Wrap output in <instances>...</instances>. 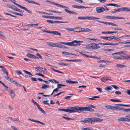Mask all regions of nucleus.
I'll list each match as a JSON object with an SVG mask.
<instances>
[{"label":"nucleus","instance_id":"obj_20","mask_svg":"<svg viewBox=\"0 0 130 130\" xmlns=\"http://www.w3.org/2000/svg\"><path fill=\"white\" fill-rule=\"evenodd\" d=\"M28 120H30L31 121L33 122H36L39 123L42 125H45L44 123H43V122H42L39 121L35 120H34L33 119H31L30 118Z\"/></svg>","mask_w":130,"mask_h":130},{"label":"nucleus","instance_id":"obj_63","mask_svg":"<svg viewBox=\"0 0 130 130\" xmlns=\"http://www.w3.org/2000/svg\"><path fill=\"white\" fill-rule=\"evenodd\" d=\"M96 89H97L100 92H102V89L101 88H99L98 87H96Z\"/></svg>","mask_w":130,"mask_h":130},{"label":"nucleus","instance_id":"obj_41","mask_svg":"<svg viewBox=\"0 0 130 130\" xmlns=\"http://www.w3.org/2000/svg\"><path fill=\"white\" fill-rule=\"evenodd\" d=\"M120 59H127V56H124L122 55L121 57H120Z\"/></svg>","mask_w":130,"mask_h":130},{"label":"nucleus","instance_id":"obj_47","mask_svg":"<svg viewBox=\"0 0 130 130\" xmlns=\"http://www.w3.org/2000/svg\"><path fill=\"white\" fill-rule=\"evenodd\" d=\"M62 118H63L64 119H66L67 120H74V119H72V118H70L64 116H62Z\"/></svg>","mask_w":130,"mask_h":130},{"label":"nucleus","instance_id":"obj_2","mask_svg":"<svg viewBox=\"0 0 130 130\" xmlns=\"http://www.w3.org/2000/svg\"><path fill=\"white\" fill-rule=\"evenodd\" d=\"M53 3V4L59 7H62V8H65L64 9L65 11L67 13H68L69 14H77L74 11H71L67 9H68V8L67 7L61 5L59 4H57L55 3Z\"/></svg>","mask_w":130,"mask_h":130},{"label":"nucleus","instance_id":"obj_26","mask_svg":"<svg viewBox=\"0 0 130 130\" xmlns=\"http://www.w3.org/2000/svg\"><path fill=\"white\" fill-rule=\"evenodd\" d=\"M105 107L108 109L113 110V106L107 105L105 106Z\"/></svg>","mask_w":130,"mask_h":130},{"label":"nucleus","instance_id":"obj_45","mask_svg":"<svg viewBox=\"0 0 130 130\" xmlns=\"http://www.w3.org/2000/svg\"><path fill=\"white\" fill-rule=\"evenodd\" d=\"M101 80L103 82H104L106 81V77L102 78H101Z\"/></svg>","mask_w":130,"mask_h":130},{"label":"nucleus","instance_id":"obj_34","mask_svg":"<svg viewBox=\"0 0 130 130\" xmlns=\"http://www.w3.org/2000/svg\"><path fill=\"white\" fill-rule=\"evenodd\" d=\"M113 10H115L114 11H112L111 12V13H115L117 12H120L121 11L120 8H119L117 9H114Z\"/></svg>","mask_w":130,"mask_h":130},{"label":"nucleus","instance_id":"obj_44","mask_svg":"<svg viewBox=\"0 0 130 130\" xmlns=\"http://www.w3.org/2000/svg\"><path fill=\"white\" fill-rule=\"evenodd\" d=\"M111 86L116 90H118L119 89V88L116 85H112Z\"/></svg>","mask_w":130,"mask_h":130},{"label":"nucleus","instance_id":"obj_15","mask_svg":"<svg viewBox=\"0 0 130 130\" xmlns=\"http://www.w3.org/2000/svg\"><path fill=\"white\" fill-rule=\"evenodd\" d=\"M121 11H130V8L127 7H123L120 8Z\"/></svg>","mask_w":130,"mask_h":130},{"label":"nucleus","instance_id":"obj_35","mask_svg":"<svg viewBox=\"0 0 130 130\" xmlns=\"http://www.w3.org/2000/svg\"><path fill=\"white\" fill-rule=\"evenodd\" d=\"M68 22H67V21L63 22V21H54V23H68Z\"/></svg>","mask_w":130,"mask_h":130},{"label":"nucleus","instance_id":"obj_13","mask_svg":"<svg viewBox=\"0 0 130 130\" xmlns=\"http://www.w3.org/2000/svg\"><path fill=\"white\" fill-rule=\"evenodd\" d=\"M10 91H8L12 99H13L15 96L14 92L12 89H10Z\"/></svg>","mask_w":130,"mask_h":130},{"label":"nucleus","instance_id":"obj_24","mask_svg":"<svg viewBox=\"0 0 130 130\" xmlns=\"http://www.w3.org/2000/svg\"><path fill=\"white\" fill-rule=\"evenodd\" d=\"M42 17H43V18H45L52 19H54V16H46V15H42Z\"/></svg>","mask_w":130,"mask_h":130},{"label":"nucleus","instance_id":"obj_57","mask_svg":"<svg viewBox=\"0 0 130 130\" xmlns=\"http://www.w3.org/2000/svg\"><path fill=\"white\" fill-rule=\"evenodd\" d=\"M62 53L65 55H67L69 54V53L68 52H63Z\"/></svg>","mask_w":130,"mask_h":130},{"label":"nucleus","instance_id":"obj_53","mask_svg":"<svg viewBox=\"0 0 130 130\" xmlns=\"http://www.w3.org/2000/svg\"><path fill=\"white\" fill-rule=\"evenodd\" d=\"M42 31L43 32H45L46 33H48L50 34H52V31H49L48 30H42Z\"/></svg>","mask_w":130,"mask_h":130},{"label":"nucleus","instance_id":"obj_28","mask_svg":"<svg viewBox=\"0 0 130 130\" xmlns=\"http://www.w3.org/2000/svg\"><path fill=\"white\" fill-rule=\"evenodd\" d=\"M38 109L42 113L44 114H45V112L44 111L40 106L39 105L37 107Z\"/></svg>","mask_w":130,"mask_h":130},{"label":"nucleus","instance_id":"obj_30","mask_svg":"<svg viewBox=\"0 0 130 130\" xmlns=\"http://www.w3.org/2000/svg\"><path fill=\"white\" fill-rule=\"evenodd\" d=\"M49 12H54L55 13H62L61 12H59L58 11H54L53 10H47Z\"/></svg>","mask_w":130,"mask_h":130},{"label":"nucleus","instance_id":"obj_22","mask_svg":"<svg viewBox=\"0 0 130 130\" xmlns=\"http://www.w3.org/2000/svg\"><path fill=\"white\" fill-rule=\"evenodd\" d=\"M24 0L27 2H28L29 3H32V4H37V5H40V4H39L38 3L35 2L33 1H30V0Z\"/></svg>","mask_w":130,"mask_h":130},{"label":"nucleus","instance_id":"obj_1","mask_svg":"<svg viewBox=\"0 0 130 130\" xmlns=\"http://www.w3.org/2000/svg\"><path fill=\"white\" fill-rule=\"evenodd\" d=\"M89 107L88 106L86 107H74V111L75 112L80 113L86 111H89Z\"/></svg>","mask_w":130,"mask_h":130},{"label":"nucleus","instance_id":"obj_64","mask_svg":"<svg viewBox=\"0 0 130 130\" xmlns=\"http://www.w3.org/2000/svg\"><path fill=\"white\" fill-rule=\"evenodd\" d=\"M82 130H91L88 127L86 128H82Z\"/></svg>","mask_w":130,"mask_h":130},{"label":"nucleus","instance_id":"obj_5","mask_svg":"<svg viewBox=\"0 0 130 130\" xmlns=\"http://www.w3.org/2000/svg\"><path fill=\"white\" fill-rule=\"evenodd\" d=\"M103 121V119H100L99 118H87V121L92 123V122H101Z\"/></svg>","mask_w":130,"mask_h":130},{"label":"nucleus","instance_id":"obj_39","mask_svg":"<svg viewBox=\"0 0 130 130\" xmlns=\"http://www.w3.org/2000/svg\"><path fill=\"white\" fill-rule=\"evenodd\" d=\"M37 68L38 69V71L40 72L41 73L43 71V68L39 67V68Z\"/></svg>","mask_w":130,"mask_h":130},{"label":"nucleus","instance_id":"obj_12","mask_svg":"<svg viewBox=\"0 0 130 130\" xmlns=\"http://www.w3.org/2000/svg\"><path fill=\"white\" fill-rule=\"evenodd\" d=\"M60 43L69 46H75V45H74V43L73 41L70 42H61Z\"/></svg>","mask_w":130,"mask_h":130},{"label":"nucleus","instance_id":"obj_18","mask_svg":"<svg viewBox=\"0 0 130 130\" xmlns=\"http://www.w3.org/2000/svg\"><path fill=\"white\" fill-rule=\"evenodd\" d=\"M2 71L4 73H6V74L7 76L6 78H7V77H9L8 76V72L7 71L6 69L5 68V67H4L2 69Z\"/></svg>","mask_w":130,"mask_h":130},{"label":"nucleus","instance_id":"obj_21","mask_svg":"<svg viewBox=\"0 0 130 130\" xmlns=\"http://www.w3.org/2000/svg\"><path fill=\"white\" fill-rule=\"evenodd\" d=\"M52 34L57 36H60L61 35L60 33L56 31H52Z\"/></svg>","mask_w":130,"mask_h":130},{"label":"nucleus","instance_id":"obj_51","mask_svg":"<svg viewBox=\"0 0 130 130\" xmlns=\"http://www.w3.org/2000/svg\"><path fill=\"white\" fill-rule=\"evenodd\" d=\"M102 50H103L104 51H112L113 50L111 49H102Z\"/></svg>","mask_w":130,"mask_h":130},{"label":"nucleus","instance_id":"obj_60","mask_svg":"<svg viewBox=\"0 0 130 130\" xmlns=\"http://www.w3.org/2000/svg\"><path fill=\"white\" fill-rule=\"evenodd\" d=\"M55 47H57L58 48H60V44H57V43H55Z\"/></svg>","mask_w":130,"mask_h":130},{"label":"nucleus","instance_id":"obj_25","mask_svg":"<svg viewBox=\"0 0 130 130\" xmlns=\"http://www.w3.org/2000/svg\"><path fill=\"white\" fill-rule=\"evenodd\" d=\"M50 87L49 85L43 84L42 85V87H41V88L42 89H45L47 88H48Z\"/></svg>","mask_w":130,"mask_h":130},{"label":"nucleus","instance_id":"obj_33","mask_svg":"<svg viewBox=\"0 0 130 130\" xmlns=\"http://www.w3.org/2000/svg\"><path fill=\"white\" fill-rule=\"evenodd\" d=\"M58 64L60 65H61L62 66H68L69 65H70V64H66V63H64L63 62H60L58 63Z\"/></svg>","mask_w":130,"mask_h":130},{"label":"nucleus","instance_id":"obj_59","mask_svg":"<svg viewBox=\"0 0 130 130\" xmlns=\"http://www.w3.org/2000/svg\"><path fill=\"white\" fill-rule=\"evenodd\" d=\"M43 70L42 71L43 73H47V71L46 69L45 68H43Z\"/></svg>","mask_w":130,"mask_h":130},{"label":"nucleus","instance_id":"obj_8","mask_svg":"<svg viewBox=\"0 0 130 130\" xmlns=\"http://www.w3.org/2000/svg\"><path fill=\"white\" fill-rule=\"evenodd\" d=\"M14 4L16 5H17L19 7L25 10V11H26L27 12H28V13H29L30 14H31V12L29 10L27 9L25 7H24L16 3H13Z\"/></svg>","mask_w":130,"mask_h":130},{"label":"nucleus","instance_id":"obj_3","mask_svg":"<svg viewBox=\"0 0 130 130\" xmlns=\"http://www.w3.org/2000/svg\"><path fill=\"white\" fill-rule=\"evenodd\" d=\"M98 45V44L92 43L87 45L86 46V47L87 49L91 50L97 49L100 47V46H97Z\"/></svg>","mask_w":130,"mask_h":130},{"label":"nucleus","instance_id":"obj_27","mask_svg":"<svg viewBox=\"0 0 130 130\" xmlns=\"http://www.w3.org/2000/svg\"><path fill=\"white\" fill-rule=\"evenodd\" d=\"M38 25V23L37 24H28L26 25V26L28 27L29 26H32V27H34L35 26H37Z\"/></svg>","mask_w":130,"mask_h":130},{"label":"nucleus","instance_id":"obj_52","mask_svg":"<svg viewBox=\"0 0 130 130\" xmlns=\"http://www.w3.org/2000/svg\"><path fill=\"white\" fill-rule=\"evenodd\" d=\"M48 100L44 101H43V103L44 104H47L49 106H50V105L49 104L47 103V102H48Z\"/></svg>","mask_w":130,"mask_h":130},{"label":"nucleus","instance_id":"obj_10","mask_svg":"<svg viewBox=\"0 0 130 130\" xmlns=\"http://www.w3.org/2000/svg\"><path fill=\"white\" fill-rule=\"evenodd\" d=\"M96 10L97 13H100L104 11L105 10L103 7H98L96 8Z\"/></svg>","mask_w":130,"mask_h":130},{"label":"nucleus","instance_id":"obj_43","mask_svg":"<svg viewBox=\"0 0 130 130\" xmlns=\"http://www.w3.org/2000/svg\"><path fill=\"white\" fill-rule=\"evenodd\" d=\"M59 89L58 88H56L54 90L53 92L51 94V95H52L53 94V93L54 92H57L58 91Z\"/></svg>","mask_w":130,"mask_h":130},{"label":"nucleus","instance_id":"obj_58","mask_svg":"<svg viewBox=\"0 0 130 130\" xmlns=\"http://www.w3.org/2000/svg\"><path fill=\"white\" fill-rule=\"evenodd\" d=\"M15 72L16 73H17L18 75H21L22 74L21 72L20 71H16Z\"/></svg>","mask_w":130,"mask_h":130},{"label":"nucleus","instance_id":"obj_40","mask_svg":"<svg viewBox=\"0 0 130 130\" xmlns=\"http://www.w3.org/2000/svg\"><path fill=\"white\" fill-rule=\"evenodd\" d=\"M86 19H88V20H93V17L90 16H86L85 17Z\"/></svg>","mask_w":130,"mask_h":130},{"label":"nucleus","instance_id":"obj_37","mask_svg":"<svg viewBox=\"0 0 130 130\" xmlns=\"http://www.w3.org/2000/svg\"><path fill=\"white\" fill-rule=\"evenodd\" d=\"M79 31H76V32H85V28H79Z\"/></svg>","mask_w":130,"mask_h":130},{"label":"nucleus","instance_id":"obj_29","mask_svg":"<svg viewBox=\"0 0 130 130\" xmlns=\"http://www.w3.org/2000/svg\"><path fill=\"white\" fill-rule=\"evenodd\" d=\"M116 66L118 68H122L124 67H126V66L120 64H117L116 65Z\"/></svg>","mask_w":130,"mask_h":130},{"label":"nucleus","instance_id":"obj_54","mask_svg":"<svg viewBox=\"0 0 130 130\" xmlns=\"http://www.w3.org/2000/svg\"><path fill=\"white\" fill-rule=\"evenodd\" d=\"M85 17H78V19H82V20H85Z\"/></svg>","mask_w":130,"mask_h":130},{"label":"nucleus","instance_id":"obj_46","mask_svg":"<svg viewBox=\"0 0 130 130\" xmlns=\"http://www.w3.org/2000/svg\"><path fill=\"white\" fill-rule=\"evenodd\" d=\"M112 37H113V39L114 40H115L117 41L120 40V39H119V38H120L119 37L117 38L116 37L114 36H113Z\"/></svg>","mask_w":130,"mask_h":130},{"label":"nucleus","instance_id":"obj_38","mask_svg":"<svg viewBox=\"0 0 130 130\" xmlns=\"http://www.w3.org/2000/svg\"><path fill=\"white\" fill-rule=\"evenodd\" d=\"M10 12H11L12 13L14 14H15L16 15H20L21 16H22L23 15L22 14H20V13H17V12H13L11 11Z\"/></svg>","mask_w":130,"mask_h":130},{"label":"nucleus","instance_id":"obj_6","mask_svg":"<svg viewBox=\"0 0 130 130\" xmlns=\"http://www.w3.org/2000/svg\"><path fill=\"white\" fill-rule=\"evenodd\" d=\"M4 77H5L7 79L11 82L12 83L14 84H15L17 86H19L20 87L22 86V85H21V84H19V83L17 82L14 80L10 78L9 77H7V78H6V76H5Z\"/></svg>","mask_w":130,"mask_h":130},{"label":"nucleus","instance_id":"obj_48","mask_svg":"<svg viewBox=\"0 0 130 130\" xmlns=\"http://www.w3.org/2000/svg\"><path fill=\"white\" fill-rule=\"evenodd\" d=\"M112 37L113 36L107 37V40L109 41H111L112 40H114L113 39V37Z\"/></svg>","mask_w":130,"mask_h":130},{"label":"nucleus","instance_id":"obj_49","mask_svg":"<svg viewBox=\"0 0 130 130\" xmlns=\"http://www.w3.org/2000/svg\"><path fill=\"white\" fill-rule=\"evenodd\" d=\"M119 108V107L118 106H113V110H118Z\"/></svg>","mask_w":130,"mask_h":130},{"label":"nucleus","instance_id":"obj_14","mask_svg":"<svg viewBox=\"0 0 130 130\" xmlns=\"http://www.w3.org/2000/svg\"><path fill=\"white\" fill-rule=\"evenodd\" d=\"M26 56L28 57L31 58L35 59L38 58V57H37L36 56L29 53H27Z\"/></svg>","mask_w":130,"mask_h":130},{"label":"nucleus","instance_id":"obj_32","mask_svg":"<svg viewBox=\"0 0 130 130\" xmlns=\"http://www.w3.org/2000/svg\"><path fill=\"white\" fill-rule=\"evenodd\" d=\"M115 105L117 106H124L129 107L130 106V105H125L122 104H115Z\"/></svg>","mask_w":130,"mask_h":130},{"label":"nucleus","instance_id":"obj_19","mask_svg":"<svg viewBox=\"0 0 130 130\" xmlns=\"http://www.w3.org/2000/svg\"><path fill=\"white\" fill-rule=\"evenodd\" d=\"M47 44L50 46L53 47H55L56 46L55 43L52 42H48L47 43Z\"/></svg>","mask_w":130,"mask_h":130},{"label":"nucleus","instance_id":"obj_42","mask_svg":"<svg viewBox=\"0 0 130 130\" xmlns=\"http://www.w3.org/2000/svg\"><path fill=\"white\" fill-rule=\"evenodd\" d=\"M69 95H71V96H66L64 98L65 99H70L71 96L72 95H74V94H69Z\"/></svg>","mask_w":130,"mask_h":130},{"label":"nucleus","instance_id":"obj_16","mask_svg":"<svg viewBox=\"0 0 130 130\" xmlns=\"http://www.w3.org/2000/svg\"><path fill=\"white\" fill-rule=\"evenodd\" d=\"M74 43H76V44H74V45H75V46H76L77 45H79L80 44V43H83V41H78L77 40H75L73 41Z\"/></svg>","mask_w":130,"mask_h":130},{"label":"nucleus","instance_id":"obj_11","mask_svg":"<svg viewBox=\"0 0 130 130\" xmlns=\"http://www.w3.org/2000/svg\"><path fill=\"white\" fill-rule=\"evenodd\" d=\"M103 45H118V43H99L98 44Z\"/></svg>","mask_w":130,"mask_h":130},{"label":"nucleus","instance_id":"obj_4","mask_svg":"<svg viewBox=\"0 0 130 130\" xmlns=\"http://www.w3.org/2000/svg\"><path fill=\"white\" fill-rule=\"evenodd\" d=\"M58 110L61 111H64L66 112L72 113L75 112L74 107H68L67 109H59Z\"/></svg>","mask_w":130,"mask_h":130},{"label":"nucleus","instance_id":"obj_62","mask_svg":"<svg viewBox=\"0 0 130 130\" xmlns=\"http://www.w3.org/2000/svg\"><path fill=\"white\" fill-rule=\"evenodd\" d=\"M35 75H39L40 76H42L43 77H44V78H45V77L44 76V75L41 74H40V73H36L35 74Z\"/></svg>","mask_w":130,"mask_h":130},{"label":"nucleus","instance_id":"obj_9","mask_svg":"<svg viewBox=\"0 0 130 130\" xmlns=\"http://www.w3.org/2000/svg\"><path fill=\"white\" fill-rule=\"evenodd\" d=\"M96 21H97L99 22H100L101 23H103V24H108V25H111L112 26H118L116 24L113 23H112L110 22H103V21H99L98 20H96Z\"/></svg>","mask_w":130,"mask_h":130},{"label":"nucleus","instance_id":"obj_7","mask_svg":"<svg viewBox=\"0 0 130 130\" xmlns=\"http://www.w3.org/2000/svg\"><path fill=\"white\" fill-rule=\"evenodd\" d=\"M107 19H114L115 20L119 19H125L124 18L119 17H115L114 16H107L105 17Z\"/></svg>","mask_w":130,"mask_h":130},{"label":"nucleus","instance_id":"obj_55","mask_svg":"<svg viewBox=\"0 0 130 130\" xmlns=\"http://www.w3.org/2000/svg\"><path fill=\"white\" fill-rule=\"evenodd\" d=\"M64 92H59L54 95L53 96V97H55L56 96H58L59 95H60V94H61Z\"/></svg>","mask_w":130,"mask_h":130},{"label":"nucleus","instance_id":"obj_23","mask_svg":"<svg viewBox=\"0 0 130 130\" xmlns=\"http://www.w3.org/2000/svg\"><path fill=\"white\" fill-rule=\"evenodd\" d=\"M111 87L112 86H109L108 87H106L104 89L105 90H106L107 91L111 90L113 89Z\"/></svg>","mask_w":130,"mask_h":130},{"label":"nucleus","instance_id":"obj_31","mask_svg":"<svg viewBox=\"0 0 130 130\" xmlns=\"http://www.w3.org/2000/svg\"><path fill=\"white\" fill-rule=\"evenodd\" d=\"M23 71L25 72L27 74H28L29 75V77H30L31 76H33V75L30 72H28V71H25V70H23Z\"/></svg>","mask_w":130,"mask_h":130},{"label":"nucleus","instance_id":"obj_50","mask_svg":"<svg viewBox=\"0 0 130 130\" xmlns=\"http://www.w3.org/2000/svg\"><path fill=\"white\" fill-rule=\"evenodd\" d=\"M36 55L37 56H38L37 57H38V58H36V59H38L39 58H40V59H41L42 58V57L41 56V55H40V54L39 53H37Z\"/></svg>","mask_w":130,"mask_h":130},{"label":"nucleus","instance_id":"obj_56","mask_svg":"<svg viewBox=\"0 0 130 130\" xmlns=\"http://www.w3.org/2000/svg\"><path fill=\"white\" fill-rule=\"evenodd\" d=\"M47 22H49L50 23L53 24L54 23V21L51 20H47Z\"/></svg>","mask_w":130,"mask_h":130},{"label":"nucleus","instance_id":"obj_17","mask_svg":"<svg viewBox=\"0 0 130 130\" xmlns=\"http://www.w3.org/2000/svg\"><path fill=\"white\" fill-rule=\"evenodd\" d=\"M66 81L67 83L69 84H74L78 82H77L76 81H72L71 79L67 80Z\"/></svg>","mask_w":130,"mask_h":130},{"label":"nucleus","instance_id":"obj_61","mask_svg":"<svg viewBox=\"0 0 130 130\" xmlns=\"http://www.w3.org/2000/svg\"><path fill=\"white\" fill-rule=\"evenodd\" d=\"M54 19H58L59 20L62 19V18L60 17H54Z\"/></svg>","mask_w":130,"mask_h":130},{"label":"nucleus","instance_id":"obj_36","mask_svg":"<svg viewBox=\"0 0 130 130\" xmlns=\"http://www.w3.org/2000/svg\"><path fill=\"white\" fill-rule=\"evenodd\" d=\"M48 81L51 82H54L55 83H59V82L57 81L55 79H50L48 80Z\"/></svg>","mask_w":130,"mask_h":130}]
</instances>
